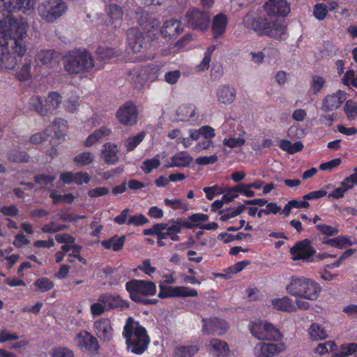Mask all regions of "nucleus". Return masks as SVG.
Listing matches in <instances>:
<instances>
[{
	"instance_id": "nucleus-1",
	"label": "nucleus",
	"mask_w": 357,
	"mask_h": 357,
	"mask_svg": "<svg viewBox=\"0 0 357 357\" xmlns=\"http://www.w3.org/2000/svg\"><path fill=\"white\" fill-rule=\"evenodd\" d=\"M35 0H0V68L15 70V55L23 56L26 47L23 41L28 28L27 22L15 19L10 13L19 10L26 14L33 11Z\"/></svg>"
},
{
	"instance_id": "nucleus-2",
	"label": "nucleus",
	"mask_w": 357,
	"mask_h": 357,
	"mask_svg": "<svg viewBox=\"0 0 357 357\" xmlns=\"http://www.w3.org/2000/svg\"><path fill=\"white\" fill-rule=\"evenodd\" d=\"M243 22L245 26L255 32L257 36H267L279 40L287 38V26L284 22H271L267 18L253 13H248Z\"/></svg>"
},
{
	"instance_id": "nucleus-3",
	"label": "nucleus",
	"mask_w": 357,
	"mask_h": 357,
	"mask_svg": "<svg viewBox=\"0 0 357 357\" xmlns=\"http://www.w3.org/2000/svg\"><path fill=\"white\" fill-rule=\"evenodd\" d=\"M123 335L128 350L135 354H142L150 342L146 329L138 321L128 317L123 327Z\"/></svg>"
},
{
	"instance_id": "nucleus-4",
	"label": "nucleus",
	"mask_w": 357,
	"mask_h": 357,
	"mask_svg": "<svg viewBox=\"0 0 357 357\" xmlns=\"http://www.w3.org/2000/svg\"><path fill=\"white\" fill-rule=\"evenodd\" d=\"M286 291L292 296L313 301L319 298L321 287L313 279L303 276H291L286 287Z\"/></svg>"
},
{
	"instance_id": "nucleus-5",
	"label": "nucleus",
	"mask_w": 357,
	"mask_h": 357,
	"mask_svg": "<svg viewBox=\"0 0 357 357\" xmlns=\"http://www.w3.org/2000/svg\"><path fill=\"white\" fill-rule=\"evenodd\" d=\"M126 289L135 302H144L146 300L144 297L154 296L157 291L153 282L144 280H132L126 284Z\"/></svg>"
},
{
	"instance_id": "nucleus-6",
	"label": "nucleus",
	"mask_w": 357,
	"mask_h": 357,
	"mask_svg": "<svg viewBox=\"0 0 357 357\" xmlns=\"http://www.w3.org/2000/svg\"><path fill=\"white\" fill-rule=\"evenodd\" d=\"M68 6L64 0H46L38 6L40 17L48 22H52L64 15Z\"/></svg>"
},
{
	"instance_id": "nucleus-7",
	"label": "nucleus",
	"mask_w": 357,
	"mask_h": 357,
	"mask_svg": "<svg viewBox=\"0 0 357 357\" xmlns=\"http://www.w3.org/2000/svg\"><path fill=\"white\" fill-rule=\"evenodd\" d=\"M291 258L294 261L303 260L313 261L324 259V255H316L317 250L312 241L307 238L296 242L289 250Z\"/></svg>"
},
{
	"instance_id": "nucleus-8",
	"label": "nucleus",
	"mask_w": 357,
	"mask_h": 357,
	"mask_svg": "<svg viewBox=\"0 0 357 357\" xmlns=\"http://www.w3.org/2000/svg\"><path fill=\"white\" fill-rule=\"evenodd\" d=\"M93 66L90 54L85 51L69 54L65 61V68L70 73H79Z\"/></svg>"
},
{
	"instance_id": "nucleus-9",
	"label": "nucleus",
	"mask_w": 357,
	"mask_h": 357,
	"mask_svg": "<svg viewBox=\"0 0 357 357\" xmlns=\"http://www.w3.org/2000/svg\"><path fill=\"white\" fill-rule=\"evenodd\" d=\"M67 130V123L65 120L59 119L54 121L53 124L44 132H37L30 137V142L34 144H40L46 142L54 132V136L60 138L64 136Z\"/></svg>"
},
{
	"instance_id": "nucleus-10",
	"label": "nucleus",
	"mask_w": 357,
	"mask_h": 357,
	"mask_svg": "<svg viewBox=\"0 0 357 357\" xmlns=\"http://www.w3.org/2000/svg\"><path fill=\"white\" fill-rule=\"evenodd\" d=\"M197 291L188 287L183 286H167L163 283L159 284V293L158 296L160 298L173 297H195L197 296Z\"/></svg>"
},
{
	"instance_id": "nucleus-11",
	"label": "nucleus",
	"mask_w": 357,
	"mask_h": 357,
	"mask_svg": "<svg viewBox=\"0 0 357 357\" xmlns=\"http://www.w3.org/2000/svg\"><path fill=\"white\" fill-rule=\"evenodd\" d=\"M75 342L81 350L87 351L92 354H97L99 350L97 339L86 331L77 333Z\"/></svg>"
},
{
	"instance_id": "nucleus-12",
	"label": "nucleus",
	"mask_w": 357,
	"mask_h": 357,
	"mask_svg": "<svg viewBox=\"0 0 357 357\" xmlns=\"http://www.w3.org/2000/svg\"><path fill=\"white\" fill-rule=\"evenodd\" d=\"M137 109L135 104L127 102L116 112L118 121L125 126H132L137 121Z\"/></svg>"
},
{
	"instance_id": "nucleus-13",
	"label": "nucleus",
	"mask_w": 357,
	"mask_h": 357,
	"mask_svg": "<svg viewBox=\"0 0 357 357\" xmlns=\"http://www.w3.org/2000/svg\"><path fill=\"white\" fill-rule=\"evenodd\" d=\"M185 17L190 27L203 32L207 30L209 17L206 13L193 8L187 13Z\"/></svg>"
},
{
	"instance_id": "nucleus-14",
	"label": "nucleus",
	"mask_w": 357,
	"mask_h": 357,
	"mask_svg": "<svg viewBox=\"0 0 357 357\" xmlns=\"http://www.w3.org/2000/svg\"><path fill=\"white\" fill-rule=\"evenodd\" d=\"M94 333L103 342L110 341L114 335L112 323L109 318H101L93 323Z\"/></svg>"
},
{
	"instance_id": "nucleus-15",
	"label": "nucleus",
	"mask_w": 357,
	"mask_h": 357,
	"mask_svg": "<svg viewBox=\"0 0 357 357\" xmlns=\"http://www.w3.org/2000/svg\"><path fill=\"white\" fill-rule=\"evenodd\" d=\"M264 8L270 17H285L290 12V6L286 0H269Z\"/></svg>"
},
{
	"instance_id": "nucleus-16",
	"label": "nucleus",
	"mask_w": 357,
	"mask_h": 357,
	"mask_svg": "<svg viewBox=\"0 0 357 357\" xmlns=\"http://www.w3.org/2000/svg\"><path fill=\"white\" fill-rule=\"evenodd\" d=\"M208 215L204 213H195L190 215L188 219L183 220L185 229H192L195 227H200L207 230L215 229L218 225L215 222L204 224L208 220Z\"/></svg>"
},
{
	"instance_id": "nucleus-17",
	"label": "nucleus",
	"mask_w": 357,
	"mask_h": 357,
	"mask_svg": "<svg viewBox=\"0 0 357 357\" xmlns=\"http://www.w3.org/2000/svg\"><path fill=\"white\" fill-rule=\"evenodd\" d=\"M346 100V93L339 90L336 93L326 96L323 101L321 109L324 112H330L339 108Z\"/></svg>"
},
{
	"instance_id": "nucleus-18",
	"label": "nucleus",
	"mask_w": 357,
	"mask_h": 357,
	"mask_svg": "<svg viewBox=\"0 0 357 357\" xmlns=\"http://www.w3.org/2000/svg\"><path fill=\"white\" fill-rule=\"evenodd\" d=\"M251 188L248 186V184L243 183H238V185L231 187H225V204L229 203L232 201L234 198L237 197L238 193L245 195L247 197H252L255 196V192L250 190Z\"/></svg>"
},
{
	"instance_id": "nucleus-19",
	"label": "nucleus",
	"mask_w": 357,
	"mask_h": 357,
	"mask_svg": "<svg viewBox=\"0 0 357 357\" xmlns=\"http://www.w3.org/2000/svg\"><path fill=\"white\" fill-rule=\"evenodd\" d=\"M60 179L66 184L82 185L88 183L91 180V176L85 172H66L60 174Z\"/></svg>"
},
{
	"instance_id": "nucleus-20",
	"label": "nucleus",
	"mask_w": 357,
	"mask_h": 357,
	"mask_svg": "<svg viewBox=\"0 0 357 357\" xmlns=\"http://www.w3.org/2000/svg\"><path fill=\"white\" fill-rule=\"evenodd\" d=\"M282 349V344L260 342L255 346L254 353L259 357H271L279 354Z\"/></svg>"
},
{
	"instance_id": "nucleus-21",
	"label": "nucleus",
	"mask_w": 357,
	"mask_h": 357,
	"mask_svg": "<svg viewBox=\"0 0 357 357\" xmlns=\"http://www.w3.org/2000/svg\"><path fill=\"white\" fill-rule=\"evenodd\" d=\"M105 18L102 22L106 25L118 23L123 18V13L121 8L116 4H109L105 8Z\"/></svg>"
},
{
	"instance_id": "nucleus-22",
	"label": "nucleus",
	"mask_w": 357,
	"mask_h": 357,
	"mask_svg": "<svg viewBox=\"0 0 357 357\" xmlns=\"http://www.w3.org/2000/svg\"><path fill=\"white\" fill-rule=\"evenodd\" d=\"M119 148L116 144L107 142L102 146L101 158L107 165H114L119 160Z\"/></svg>"
},
{
	"instance_id": "nucleus-23",
	"label": "nucleus",
	"mask_w": 357,
	"mask_h": 357,
	"mask_svg": "<svg viewBox=\"0 0 357 357\" xmlns=\"http://www.w3.org/2000/svg\"><path fill=\"white\" fill-rule=\"evenodd\" d=\"M128 50L138 53L143 47L144 38L142 33L135 29H130L127 33Z\"/></svg>"
},
{
	"instance_id": "nucleus-24",
	"label": "nucleus",
	"mask_w": 357,
	"mask_h": 357,
	"mask_svg": "<svg viewBox=\"0 0 357 357\" xmlns=\"http://www.w3.org/2000/svg\"><path fill=\"white\" fill-rule=\"evenodd\" d=\"M183 31L182 24L176 20H170L164 22L160 32L165 37L176 38Z\"/></svg>"
},
{
	"instance_id": "nucleus-25",
	"label": "nucleus",
	"mask_w": 357,
	"mask_h": 357,
	"mask_svg": "<svg viewBox=\"0 0 357 357\" xmlns=\"http://www.w3.org/2000/svg\"><path fill=\"white\" fill-rule=\"evenodd\" d=\"M98 301L105 304L107 310L116 307H128V302L123 300L119 295L103 294L99 296Z\"/></svg>"
},
{
	"instance_id": "nucleus-26",
	"label": "nucleus",
	"mask_w": 357,
	"mask_h": 357,
	"mask_svg": "<svg viewBox=\"0 0 357 357\" xmlns=\"http://www.w3.org/2000/svg\"><path fill=\"white\" fill-rule=\"evenodd\" d=\"M193 158L186 151H180L171 158L172 163L166 165L167 167H185L189 166Z\"/></svg>"
},
{
	"instance_id": "nucleus-27",
	"label": "nucleus",
	"mask_w": 357,
	"mask_h": 357,
	"mask_svg": "<svg viewBox=\"0 0 357 357\" xmlns=\"http://www.w3.org/2000/svg\"><path fill=\"white\" fill-rule=\"evenodd\" d=\"M273 307L278 310L294 312L296 311V306L294 301L288 296H284L280 298H275L272 301Z\"/></svg>"
},
{
	"instance_id": "nucleus-28",
	"label": "nucleus",
	"mask_w": 357,
	"mask_h": 357,
	"mask_svg": "<svg viewBox=\"0 0 357 357\" xmlns=\"http://www.w3.org/2000/svg\"><path fill=\"white\" fill-rule=\"evenodd\" d=\"M61 96L57 92H50L44 100V107L46 109V115L53 113L61 103Z\"/></svg>"
},
{
	"instance_id": "nucleus-29",
	"label": "nucleus",
	"mask_w": 357,
	"mask_h": 357,
	"mask_svg": "<svg viewBox=\"0 0 357 357\" xmlns=\"http://www.w3.org/2000/svg\"><path fill=\"white\" fill-rule=\"evenodd\" d=\"M62 251L64 252H67L73 250V255H69L68 262L73 264L75 266H78L81 268L82 265L86 264V259L82 257L79 254H77L78 248L73 245V243H65L61 247Z\"/></svg>"
},
{
	"instance_id": "nucleus-30",
	"label": "nucleus",
	"mask_w": 357,
	"mask_h": 357,
	"mask_svg": "<svg viewBox=\"0 0 357 357\" xmlns=\"http://www.w3.org/2000/svg\"><path fill=\"white\" fill-rule=\"evenodd\" d=\"M126 241L125 236H113L109 239L102 241L101 245L105 249H112L114 251H119L121 250L124 245Z\"/></svg>"
},
{
	"instance_id": "nucleus-31",
	"label": "nucleus",
	"mask_w": 357,
	"mask_h": 357,
	"mask_svg": "<svg viewBox=\"0 0 357 357\" xmlns=\"http://www.w3.org/2000/svg\"><path fill=\"white\" fill-rule=\"evenodd\" d=\"M308 335L310 339L314 341L323 340L328 337L325 328L317 323H312L310 325L308 329Z\"/></svg>"
},
{
	"instance_id": "nucleus-32",
	"label": "nucleus",
	"mask_w": 357,
	"mask_h": 357,
	"mask_svg": "<svg viewBox=\"0 0 357 357\" xmlns=\"http://www.w3.org/2000/svg\"><path fill=\"white\" fill-rule=\"evenodd\" d=\"M322 243L339 249H342L346 245H352L354 244L350 241V238L345 236H339L334 238H325L322 241Z\"/></svg>"
},
{
	"instance_id": "nucleus-33",
	"label": "nucleus",
	"mask_w": 357,
	"mask_h": 357,
	"mask_svg": "<svg viewBox=\"0 0 357 357\" xmlns=\"http://www.w3.org/2000/svg\"><path fill=\"white\" fill-rule=\"evenodd\" d=\"M161 155H156L153 158L146 159L143 161L141 165V169L144 174H150L154 169L158 168L161 165Z\"/></svg>"
},
{
	"instance_id": "nucleus-34",
	"label": "nucleus",
	"mask_w": 357,
	"mask_h": 357,
	"mask_svg": "<svg viewBox=\"0 0 357 357\" xmlns=\"http://www.w3.org/2000/svg\"><path fill=\"white\" fill-rule=\"evenodd\" d=\"M162 227L161 229H165L166 231L180 233L183 229H185L183 219H171L167 222L160 223Z\"/></svg>"
},
{
	"instance_id": "nucleus-35",
	"label": "nucleus",
	"mask_w": 357,
	"mask_h": 357,
	"mask_svg": "<svg viewBox=\"0 0 357 357\" xmlns=\"http://www.w3.org/2000/svg\"><path fill=\"white\" fill-rule=\"evenodd\" d=\"M263 340L270 341H278L282 338V335L278 329H277L272 324L265 322V328H264Z\"/></svg>"
},
{
	"instance_id": "nucleus-36",
	"label": "nucleus",
	"mask_w": 357,
	"mask_h": 357,
	"mask_svg": "<svg viewBox=\"0 0 357 357\" xmlns=\"http://www.w3.org/2000/svg\"><path fill=\"white\" fill-rule=\"evenodd\" d=\"M145 132L142 131L136 135L128 137L125 139L124 146L128 152L133 151L144 139Z\"/></svg>"
},
{
	"instance_id": "nucleus-37",
	"label": "nucleus",
	"mask_w": 357,
	"mask_h": 357,
	"mask_svg": "<svg viewBox=\"0 0 357 357\" xmlns=\"http://www.w3.org/2000/svg\"><path fill=\"white\" fill-rule=\"evenodd\" d=\"M165 204L173 210H178L182 213H185L189 210L188 205L180 199H164Z\"/></svg>"
},
{
	"instance_id": "nucleus-38",
	"label": "nucleus",
	"mask_w": 357,
	"mask_h": 357,
	"mask_svg": "<svg viewBox=\"0 0 357 357\" xmlns=\"http://www.w3.org/2000/svg\"><path fill=\"white\" fill-rule=\"evenodd\" d=\"M93 161L94 156L89 151L79 153L74 157L75 163L79 167L89 165L92 164Z\"/></svg>"
},
{
	"instance_id": "nucleus-39",
	"label": "nucleus",
	"mask_w": 357,
	"mask_h": 357,
	"mask_svg": "<svg viewBox=\"0 0 357 357\" xmlns=\"http://www.w3.org/2000/svg\"><path fill=\"white\" fill-rule=\"evenodd\" d=\"M212 32L215 39L219 38L223 33V15L219 13L215 16L212 24Z\"/></svg>"
},
{
	"instance_id": "nucleus-40",
	"label": "nucleus",
	"mask_w": 357,
	"mask_h": 357,
	"mask_svg": "<svg viewBox=\"0 0 357 357\" xmlns=\"http://www.w3.org/2000/svg\"><path fill=\"white\" fill-rule=\"evenodd\" d=\"M198 350L196 345L180 346L175 349V354L177 357H192Z\"/></svg>"
},
{
	"instance_id": "nucleus-41",
	"label": "nucleus",
	"mask_w": 357,
	"mask_h": 357,
	"mask_svg": "<svg viewBox=\"0 0 357 357\" xmlns=\"http://www.w3.org/2000/svg\"><path fill=\"white\" fill-rule=\"evenodd\" d=\"M264 328H265V323L261 321L256 320L252 321L249 324V329L252 335L259 340H263Z\"/></svg>"
},
{
	"instance_id": "nucleus-42",
	"label": "nucleus",
	"mask_w": 357,
	"mask_h": 357,
	"mask_svg": "<svg viewBox=\"0 0 357 357\" xmlns=\"http://www.w3.org/2000/svg\"><path fill=\"white\" fill-rule=\"evenodd\" d=\"M50 197L52 199L54 204H70L75 199V196L72 193H68L65 195H59L55 191L52 190L50 192Z\"/></svg>"
},
{
	"instance_id": "nucleus-43",
	"label": "nucleus",
	"mask_w": 357,
	"mask_h": 357,
	"mask_svg": "<svg viewBox=\"0 0 357 357\" xmlns=\"http://www.w3.org/2000/svg\"><path fill=\"white\" fill-rule=\"evenodd\" d=\"M208 351L213 357H221L223 351V344L221 340L212 339L208 345Z\"/></svg>"
},
{
	"instance_id": "nucleus-44",
	"label": "nucleus",
	"mask_w": 357,
	"mask_h": 357,
	"mask_svg": "<svg viewBox=\"0 0 357 357\" xmlns=\"http://www.w3.org/2000/svg\"><path fill=\"white\" fill-rule=\"evenodd\" d=\"M38 60L44 65H52L56 63L55 52L51 50H43L38 53Z\"/></svg>"
},
{
	"instance_id": "nucleus-45",
	"label": "nucleus",
	"mask_w": 357,
	"mask_h": 357,
	"mask_svg": "<svg viewBox=\"0 0 357 357\" xmlns=\"http://www.w3.org/2000/svg\"><path fill=\"white\" fill-rule=\"evenodd\" d=\"M15 76L20 81L29 79L31 77V62L26 61L21 68L15 71Z\"/></svg>"
},
{
	"instance_id": "nucleus-46",
	"label": "nucleus",
	"mask_w": 357,
	"mask_h": 357,
	"mask_svg": "<svg viewBox=\"0 0 357 357\" xmlns=\"http://www.w3.org/2000/svg\"><path fill=\"white\" fill-rule=\"evenodd\" d=\"M29 105L41 116H46L44 101L39 96H34L29 99Z\"/></svg>"
},
{
	"instance_id": "nucleus-47",
	"label": "nucleus",
	"mask_w": 357,
	"mask_h": 357,
	"mask_svg": "<svg viewBox=\"0 0 357 357\" xmlns=\"http://www.w3.org/2000/svg\"><path fill=\"white\" fill-rule=\"evenodd\" d=\"M34 284L36 287V290L42 293L50 291L54 287L53 282L47 278L38 279Z\"/></svg>"
},
{
	"instance_id": "nucleus-48",
	"label": "nucleus",
	"mask_w": 357,
	"mask_h": 357,
	"mask_svg": "<svg viewBox=\"0 0 357 357\" xmlns=\"http://www.w3.org/2000/svg\"><path fill=\"white\" fill-rule=\"evenodd\" d=\"M344 111L349 120H354L357 116V104L353 100H348L344 106Z\"/></svg>"
},
{
	"instance_id": "nucleus-49",
	"label": "nucleus",
	"mask_w": 357,
	"mask_h": 357,
	"mask_svg": "<svg viewBox=\"0 0 357 357\" xmlns=\"http://www.w3.org/2000/svg\"><path fill=\"white\" fill-rule=\"evenodd\" d=\"M336 347V344L333 341H328L325 343H319L314 349V353L324 355L329 351H333Z\"/></svg>"
},
{
	"instance_id": "nucleus-50",
	"label": "nucleus",
	"mask_w": 357,
	"mask_h": 357,
	"mask_svg": "<svg viewBox=\"0 0 357 357\" xmlns=\"http://www.w3.org/2000/svg\"><path fill=\"white\" fill-rule=\"evenodd\" d=\"M51 357H75L74 352L65 347H56L50 352Z\"/></svg>"
},
{
	"instance_id": "nucleus-51",
	"label": "nucleus",
	"mask_w": 357,
	"mask_h": 357,
	"mask_svg": "<svg viewBox=\"0 0 357 357\" xmlns=\"http://www.w3.org/2000/svg\"><path fill=\"white\" fill-rule=\"evenodd\" d=\"M325 84L326 80L323 77L319 75L313 76L312 77V82L310 86L313 93L315 95L318 94L321 91Z\"/></svg>"
},
{
	"instance_id": "nucleus-52",
	"label": "nucleus",
	"mask_w": 357,
	"mask_h": 357,
	"mask_svg": "<svg viewBox=\"0 0 357 357\" xmlns=\"http://www.w3.org/2000/svg\"><path fill=\"white\" fill-rule=\"evenodd\" d=\"M249 264H250V261L243 260L238 261L234 264L233 266L227 268L226 269H225V279L227 278V275L238 273Z\"/></svg>"
},
{
	"instance_id": "nucleus-53",
	"label": "nucleus",
	"mask_w": 357,
	"mask_h": 357,
	"mask_svg": "<svg viewBox=\"0 0 357 357\" xmlns=\"http://www.w3.org/2000/svg\"><path fill=\"white\" fill-rule=\"evenodd\" d=\"M106 310L105 304L98 301L91 303L90 306L91 314L93 317L102 315Z\"/></svg>"
},
{
	"instance_id": "nucleus-54",
	"label": "nucleus",
	"mask_w": 357,
	"mask_h": 357,
	"mask_svg": "<svg viewBox=\"0 0 357 357\" xmlns=\"http://www.w3.org/2000/svg\"><path fill=\"white\" fill-rule=\"evenodd\" d=\"M316 228L318 231H319L321 234L328 236H332L338 234L339 230L333 227L332 226L326 225V224H319L316 225Z\"/></svg>"
},
{
	"instance_id": "nucleus-55",
	"label": "nucleus",
	"mask_w": 357,
	"mask_h": 357,
	"mask_svg": "<svg viewBox=\"0 0 357 357\" xmlns=\"http://www.w3.org/2000/svg\"><path fill=\"white\" fill-rule=\"evenodd\" d=\"M327 13L328 7L324 3H317L314 7V15L319 20H324L326 17Z\"/></svg>"
},
{
	"instance_id": "nucleus-56",
	"label": "nucleus",
	"mask_w": 357,
	"mask_h": 357,
	"mask_svg": "<svg viewBox=\"0 0 357 357\" xmlns=\"http://www.w3.org/2000/svg\"><path fill=\"white\" fill-rule=\"evenodd\" d=\"M138 269L151 277L156 272V268L151 264L150 259L144 260L142 264L138 266Z\"/></svg>"
},
{
	"instance_id": "nucleus-57",
	"label": "nucleus",
	"mask_w": 357,
	"mask_h": 357,
	"mask_svg": "<svg viewBox=\"0 0 357 357\" xmlns=\"http://www.w3.org/2000/svg\"><path fill=\"white\" fill-rule=\"evenodd\" d=\"M55 176L38 175L35 176V181L40 188H47L55 178Z\"/></svg>"
},
{
	"instance_id": "nucleus-58",
	"label": "nucleus",
	"mask_w": 357,
	"mask_h": 357,
	"mask_svg": "<svg viewBox=\"0 0 357 357\" xmlns=\"http://www.w3.org/2000/svg\"><path fill=\"white\" fill-rule=\"evenodd\" d=\"M149 220L143 214H137L129 217L128 225L141 226L146 224Z\"/></svg>"
},
{
	"instance_id": "nucleus-59",
	"label": "nucleus",
	"mask_w": 357,
	"mask_h": 357,
	"mask_svg": "<svg viewBox=\"0 0 357 357\" xmlns=\"http://www.w3.org/2000/svg\"><path fill=\"white\" fill-rule=\"evenodd\" d=\"M245 204L238 205L236 208L225 209V220L231 217L236 216L247 209Z\"/></svg>"
},
{
	"instance_id": "nucleus-60",
	"label": "nucleus",
	"mask_w": 357,
	"mask_h": 357,
	"mask_svg": "<svg viewBox=\"0 0 357 357\" xmlns=\"http://www.w3.org/2000/svg\"><path fill=\"white\" fill-rule=\"evenodd\" d=\"M342 163L340 158H335L328 162H323L319 165V169L322 171H331L334 168L338 167Z\"/></svg>"
},
{
	"instance_id": "nucleus-61",
	"label": "nucleus",
	"mask_w": 357,
	"mask_h": 357,
	"mask_svg": "<svg viewBox=\"0 0 357 357\" xmlns=\"http://www.w3.org/2000/svg\"><path fill=\"white\" fill-rule=\"evenodd\" d=\"M340 350L344 356H351L357 351V343H345L340 345Z\"/></svg>"
},
{
	"instance_id": "nucleus-62",
	"label": "nucleus",
	"mask_w": 357,
	"mask_h": 357,
	"mask_svg": "<svg viewBox=\"0 0 357 357\" xmlns=\"http://www.w3.org/2000/svg\"><path fill=\"white\" fill-rule=\"evenodd\" d=\"M66 227L63 225L56 224L55 222H52L49 224L44 225L42 227V231L45 233H54L60 230H63Z\"/></svg>"
},
{
	"instance_id": "nucleus-63",
	"label": "nucleus",
	"mask_w": 357,
	"mask_h": 357,
	"mask_svg": "<svg viewBox=\"0 0 357 357\" xmlns=\"http://www.w3.org/2000/svg\"><path fill=\"white\" fill-rule=\"evenodd\" d=\"M19 338L18 335L15 333H11L9 331L3 329L0 332V343H3L8 341L16 340Z\"/></svg>"
},
{
	"instance_id": "nucleus-64",
	"label": "nucleus",
	"mask_w": 357,
	"mask_h": 357,
	"mask_svg": "<svg viewBox=\"0 0 357 357\" xmlns=\"http://www.w3.org/2000/svg\"><path fill=\"white\" fill-rule=\"evenodd\" d=\"M236 98V90L231 86H225V105L231 104Z\"/></svg>"
}]
</instances>
